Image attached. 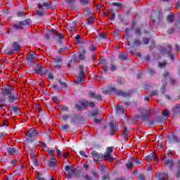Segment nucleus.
Wrapping results in <instances>:
<instances>
[{
    "label": "nucleus",
    "mask_w": 180,
    "mask_h": 180,
    "mask_svg": "<svg viewBox=\"0 0 180 180\" xmlns=\"http://www.w3.org/2000/svg\"><path fill=\"white\" fill-rule=\"evenodd\" d=\"M117 82L120 85H123L124 84V80L122 77H118L117 79Z\"/></svg>",
    "instance_id": "nucleus-49"
},
{
    "label": "nucleus",
    "mask_w": 180,
    "mask_h": 180,
    "mask_svg": "<svg viewBox=\"0 0 180 180\" xmlns=\"http://www.w3.org/2000/svg\"><path fill=\"white\" fill-rule=\"evenodd\" d=\"M132 94L133 91H124L123 90H119L118 91V96H122L123 98H130Z\"/></svg>",
    "instance_id": "nucleus-12"
},
{
    "label": "nucleus",
    "mask_w": 180,
    "mask_h": 180,
    "mask_svg": "<svg viewBox=\"0 0 180 180\" xmlns=\"http://www.w3.org/2000/svg\"><path fill=\"white\" fill-rule=\"evenodd\" d=\"M135 34L136 36H141V30L139 27L135 28Z\"/></svg>",
    "instance_id": "nucleus-48"
},
{
    "label": "nucleus",
    "mask_w": 180,
    "mask_h": 180,
    "mask_svg": "<svg viewBox=\"0 0 180 180\" xmlns=\"http://www.w3.org/2000/svg\"><path fill=\"white\" fill-rule=\"evenodd\" d=\"M43 70H44L43 66H41V65H38L35 68V72L36 74H43Z\"/></svg>",
    "instance_id": "nucleus-25"
},
{
    "label": "nucleus",
    "mask_w": 180,
    "mask_h": 180,
    "mask_svg": "<svg viewBox=\"0 0 180 180\" xmlns=\"http://www.w3.org/2000/svg\"><path fill=\"white\" fill-rule=\"evenodd\" d=\"M77 0H68V9H75V2Z\"/></svg>",
    "instance_id": "nucleus-21"
},
{
    "label": "nucleus",
    "mask_w": 180,
    "mask_h": 180,
    "mask_svg": "<svg viewBox=\"0 0 180 180\" xmlns=\"http://www.w3.org/2000/svg\"><path fill=\"white\" fill-rule=\"evenodd\" d=\"M119 60H125L127 59V54L126 53L123 52L121 53L118 57Z\"/></svg>",
    "instance_id": "nucleus-28"
},
{
    "label": "nucleus",
    "mask_w": 180,
    "mask_h": 180,
    "mask_svg": "<svg viewBox=\"0 0 180 180\" xmlns=\"http://www.w3.org/2000/svg\"><path fill=\"white\" fill-rule=\"evenodd\" d=\"M130 134V131L127 129V127H124V140L127 139V136Z\"/></svg>",
    "instance_id": "nucleus-33"
},
{
    "label": "nucleus",
    "mask_w": 180,
    "mask_h": 180,
    "mask_svg": "<svg viewBox=\"0 0 180 180\" xmlns=\"http://www.w3.org/2000/svg\"><path fill=\"white\" fill-rule=\"evenodd\" d=\"M172 51V46L171 45H169L167 49L163 48L162 49V53H166L169 57H170L171 60L174 61V54L171 53Z\"/></svg>",
    "instance_id": "nucleus-9"
},
{
    "label": "nucleus",
    "mask_w": 180,
    "mask_h": 180,
    "mask_svg": "<svg viewBox=\"0 0 180 180\" xmlns=\"http://www.w3.org/2000/svg\"><path fill=\"white\" fill-rule=\"evenodd\" d=\"M142 43L143 44H145L146 46H147L148 43H150V39L143 37L142 39Z\"/></svg>",
    "instance_id": "nucleus-44"
},
{
    "label": "nucleus",
    "mask_w": 180,
    "mask_h": 180,
    "mask_svg": "<svg viewBox=\"0 0 180 180\" xmlns=\"http://www.w3.org/2000/svg\"><path fill=\"white\" fill-rule=\"evenodd\" d=\"M152 156V158L154 159L155 164L158 162V156L157 155V153H153L150 154Z\"/></svg>",
    "instance_id": "nucleus-38"
},
{
    "label": "nucleus",
    "mask_w": 180,
    "mask_h": 180,
    "mask_svg": "<svg viewBox=\"0 0 180 180\" xmlns=\"http://www.w3.org/2000/svg\"><path fill=\"white\" fill-rule=\"evenodd\" d=\"M162 115L163 117H169V111L168 110H164Z\"/></svg>",
    "instance_id": "nucleus-39"
},
{
    "label": "nucleus",
    "mask_w": 180,
    "mask_h": 180,
    "mask_svg": "<svg viewBox=\"0 0 180 180\" xmlns=\"http://www.w3.org/2000/svg\"><path fill=\"white\" fill-rule=\"evenodd\" d=\"M117 110H118V112H121V113H126V110H124L123 106L122 105L117 106Z\"/></svg>",
    "instance_id": "nucleus-47"
},
{
    "label": "nucleus",
    "mask_w": 180,
    "mask_h": 180,
    "mask_svg": "<svg viewBox=\"0 0 180 180\" xmlns=\"http://www.w3.org/2000/svg\"><path fill=\"white\" fill-rule=\"evenodd\" d=\"M8 154L13 155V154H16V150L14 148H8Z\"/></svg>",
    "instance_id": "nucleus-34"
},
{
    "label": "nucleus",
    "mask_w": 180,
    "mask_h": 180,
    "mask_svg": "<svg viewBox=\"0 0 180 180\" xmlns=\"http://www.w3.org/2000/svg\"><path fill=\"white\" fill-rule=\"evenodd\" d=\"M60 129L63 131H68V125L63 122V126L60 127Z\"/></svg>",
    "instance_id": "nucleus-42"
},
{
    "label": "nucleus",
    "mask_w": 180,
    "mask_h": 180,
    "mask_svg": "<svg viewBox=\"0 0 180 180\" xmlns=\"http://www.w3.org/2000/svg\"><path fill=\"white\" fill-rule=\"evenodd\" d=\"M110 70L111 71H116V65L113 63H111L110 65Z\"/></svg>",
    "instance_id": "nucleus-61"
},
{
    "label": "nucleus",
    "mask_w": 180,
    "mask_h": 180,
    "mask_svg": "<svg viewBox=\"0 0 180 180\" xmlns=\"http://www.w3.org/2000/svg\"><path fill=\"white\" fill-rule=\"evenodd\" d=\"M112 153H113V148L108 147L107 152L103 155V158L105 160H108V161H111V162H113L115 161V158H113V156H112V155H111Z\"/></svg>",
    "instance_id": "nucleus-4"
},
{
    "label": "nucleus",
    "mask_w": 180,
    "mask_h": 180,
    "mask_svg": "<svg viewBox=\"0 0 180 180\" xmlns=\"http://www.w3.org/2000/svg\"><path fill=\"white\" fill-rule=\"evenodd\" d=\"M92 174H93V176H94V178L99 179V174L96 172H92Z\"/></svg>",
    "instance_id": "nucleus-62"
},
{
    "label": "nucleus",
    "mask_w": 180,
    "mask_h": 180,
    "mask_svg": "<svg viewBox=\"0 0 180 180\" xmlns=\"http://www.w3.org/2000/svg\"><path fill=\"white\" fill-rule=\"evenodd\" d=\"M99 115H101L99 110H94L90 112L89 117H95V116H99Z\"/></svg>",
    "instance_id": "nucleus-20"
},
{
    "label": "nucleus",
    "mask_w": 180,
    "mask_h": 180,
    "mask_svg": "<svg viewBox=\"0 0 180 180\" xmlns=\"http://www.w3.org/2000/svg\"><path fill=\"white\" fill-rule=\"evenodd\" d=\"M60 109L62 112H67L68 110V106L67 105H60Z\"/></svg>",
    "instance_id": "nucleus-50"
},
{
    "label": "nucleus",
    "mask_w": 180,
    "mask_h": 180,
    "mask_svg": "<svg viewBox=\"0 0 180 180\" xmlns=\"http://www.w3.org/2000/svg\"><path fill=\"white\" fill-rule=\"evenodd\" d=\"M179 175H180V162H178V170L176 173V178H179Z\"/></svg>",
    "instance_id": "nucleus-53"
},
{
    "label": "nucleus",
    "mask_w": 180,
    "mask_h": 180,
    "mask_svg": "<svg viewBox=\"0 0 180 180\" xmlns=\"http://www.w3.org/2000/svg\"><path fill=\"white\" fill-rule=\"evenodd\" d=\"M66 50H68V48H67V46L64 47V48H60L58 50V53H63L64 51H66Z\"/></svg>",
    "instance_id": "nucleus-57"
},
{
    "label": "nucleus",
    "mask_w": 180,
    "mask_h": 180,
    "mask_svg": "<svg viewBox=\"0 0 180 180\" xmlns=\"http://www.w3.org/2000/svg\"><path fill=\"white\" fill-rule=\"evenodd\" d=\"M138 119H141L142 122H148L150 125L154 124V120L150 119V116L148 114H143L137 117Z\"/></svg>",
    "instance_id": "nucleus-8"
},
{
    "label": "nucleus",
    "mask_w": 180,
    "mask_h": 180,
    "mask_svg": "<svg viewBox=\"0 0 180 180\" xmlns=\"http://www.w3.org/2000/svg\"><path fill=\"white\" fill-rule=\"evenodd\" d=\"M166 87H167V83L165 82V83H163L161 90H160V92L162 94V95H164V94H165V88Z\"/></svg>",
    "instance_id": "nucleus-45"
},
{
    "label": "nucleus",
    "mask_w": 180,
    "mask_h": 180,
    "mask_svg": "<svg viewBox=\"0 0 180 180\" xmlns=\"http://www.w3.org/2000/svg\"><path fill=\"white\" fill-rule=\"evenodd\" d=\"M84 179H86V180H92V178L91 177V176H89L88 174H86L84 176Z\"/></svg>",
    "instance_id": "nucleus-64"
},
{
    "label": "nucleus",
    "mask_w": 180,
    "mask_h": 180,
    "mask_svg": "<svg viewBox=\"0 0 180 180\" xmlns=\"http://www.w3.org/2000/svg\"><path fill=\"white\" fill-rule=\"evenodd\" d=\"M35 13L37 16H39L40 18L43 17V16H46L47 15V13H46V11H43V10H38L35 11Z\"/></svg>",
    "instance_id": "nucleus-24"
},
{
    "label": "nucleus",
    "mask_w": 180,
    "mask_h": 180,
    "mask_svg": "<svg viewBox=\"0 0 180 180\" xmlns=\"http://www.w3.org/2000/svg\"><path fill=\"white\" fill-rule=\"evenodd\" d=\"M112 6H116L117 8H122V4L119 3H112Z\"/></svg>",
    "instance_id": "nucleus-58"
},
{
    "label": "nucleus",
    "mask_w": 180,
    "mask_h": 180,
    "mask_svg": "<svg viewBox=\"0 0 180 180\" xmlns=\"http://www.w3.org/2000/svg\"><path fill=\"white\" fill-rule=\"evenodd\" d=\"M102 180H110V176L109 172H106L105 175L101 177Z\"/></svg>",
    "instance_id": "nucleus-29"
},
{
    "label": "nucleus",
    "mask_w": 180,
    "mask_h": 180,
    "mask_svg": "<svg viewBox=\"0 0 180 180\" xmlns=\"http://www.w3.org/2000/svg\"><path fill=\"white\" fill-rule=\"evenodd\" d=\"M89 96L90 98H95L96 99H97V101H102V96L100 94L96 95L95 93L92 91H89Z\"/></svg>",
    "instance_id": "nucleus-15"
},
{
    "label": "nucleus",
    "mask_w": 180,
    "mask_h": 180,
    "mask_svg": "<svg viewBox=\"0 0 180 180\" xmlns=\"http://www.w3.org/2000/svg\"><path fill=\"white\" fill-rule=\"evenodd\" d=\"M49 167H56L57 165V159L55 158H51L49 161Z\"/></svg>",
    "instance_id": "nucleus-19"
},
{
    "label": "nucleus",
    "mask_w": 180,
    "mask_h": 180,
    "mask_svg": "<svg viewBox=\"0 0 180 180\" xmlns=\"http://www.w3.org/2000/svg\"><path fill=\"white\" fill-rule=\"evenodd\" d=\"M79 60H85V51L79 54Z\"/></svg>",
    "instance_id": "nucleus-46"
},
{
    "label": "nucleus",
    "mask_w": 180,
    "mask_h": 180,
    "mask_svg": "<svg viewBox=\"0 0 180 180\" xmlns=\"http://www.w3.org/2000/svg\"><path fill=\"white\" fill-rule=\"evenodd\" d=\"M13 92H15V89L12 86H6L1 89V95L6 98L8 102L10 103H13L18 99Z\"/></svg>",
    "instance_id": "nucleus-1"
},
{
    "label": "nucleus",
    "mask_w": 180,
    "mask_h": 180,
    "mask_svg": "<svg viewBox=\"0 0 180 180\" xmlns=\"http://www.w3.org/2000/svg\"><path fill=\"white\" fill-rule=\"evenodd\" d=\"M94 16H90L89 19H87V25H92L94 23Z\"/></svg>",
    "instance_id": "nucleus-52"
},
{
    "label": "nucleus",
    "mask_w": 180,
    "mask_h": 180,
    "mask_svg": "<svg viewBox=\"0 0 180 180\" xmlns=\"http://www.w3.org/2000/svg\"><path fill=\"white\" fill-rule=\"evenodd\" d=\"M32 23V20L30 18H27L24 21H20L18 24H13V27L15 29V30H23V26H29Z\"/></svg>",
    "instance_id": "nucleus-2"
},
{
    "label": "nucleus",
    "mask_w": 180,
    "mask_h": 180,
    "mask_svg": "<svg viewBox=\"0 0 180 180\" xmlns=\"http://www.w3.org/2000/svg\"><path fill=\"white\" fill-rule=\"evenodd\" d=\"M133 44L134 46H136L137 47L141 46V41H140L139 39H135L133 41Z\"/></svg>",
    "instance_id": "nucleus-40"
},
{
    "label": "nucleus",
    "mask_w": 180,
    "mask_h": 180,
    "mask_svg": "<svg viewBox=\"0 0 180 180\" xmlns=\"http://www.w3.org/2000/svg\"><path fill=\"white\" fill-rule=\"evenodd\" d=\"M110 131L111 134H115V131H116V124L115 122H110Z\"/></svg>",
    "instance_id": "nucleus-23"
},
{
    "label": "nucleus",
    "mask_w": 180,
    "mask_h": 180,
    "mask_svg": "<svg viewBox=\"0 0 180 180\" xmlns=\"http://www.w3.org/2000/svg\"><path fill=\"white\" fill-rule=\"evenodd\" d=\"M98 36L101 37V39H103L104 40H106L107 39L106 34L104 32H101Z\"/></svg>",
    "instance_id": "nucleus-54"
},
{
    "label": "nucleus",
    "mask_w": 180,
    "mask_h": 180,
    "mask_svg": "<svg viewBox=\"0 0 180 180\" xmlns=\"http://www.w3.org/2000/svg\"><path fill=\"white\" fill-rule=\"evenodd\" d=\"M111 95H119V90L116 87L111 86L109 87Z\"/></svg>",
    "instance_id": "nucleus-18"
},
{
    "label": "nucleus",
    "mask_w": 180,
    "mask_h": 180,
    "mask_svg": "<svg viewBox=\"0 0 180 180\" xmlns=\"http://www.w3.org/2000/svg\"><path fill=\"white\" fill-rule=\"evenodd\" d=\"M155 122H162L164 123L165 122H166V120L164 118V117H157L155 120Z\"/></svg>",
    "instance_id": "nucleus-36"
},
{
    "label": "nucleus",
    "mask_w": 180,
    "mask_h": 180,
    "mask_svg": "<svg viewBox=\"0 0 180 180\" xmlns=\"http://www.w3.org/2000/svg\"><path fill=\"white\" fill-rule=\"evenodd\" d=\"M39 134V131L36 130V128H31L30 132H28L26 135V139L28 143H32L34 141V137Z\"/></svg>",
    "instance_id": "nucleus-3"
},
{
    "label": "nucleus",
    "mask_w": 180,
    "mask_h": 180,
    "mask_svg": "<svg viewBox=\"0 0 180 180\" xmlns=\"http://www.w3.org/2000/svg\"><path fill=\"white\" fill-rule=\"evenodd\" d=\"M6 97H0V103H5L6 102Z\"/></svg>",
    "instance_id": "nucleus-60"
},
{
    "label": "nucleus",
    "mask_w": 180,
    "mask_h": 180,
    "mask_svg": "<svg viewBox=\"0 0 180 180\" xmlns=\"http://www.w3.org/2000/svg\"><path fill=\"white\" fill-rule=\"evenodd\" d=\"M166 139L169 143H179L180 139L177 138L176 135L172 133H169L166 135Z\"/></svg>",
    "instance_id": "nucleus-5"
},
{
    "label": "nucleus",
    "mask_w": 180,
    "mask_h": 180,
    "mask_svg": "<svg viewBox=\"0 0 180 180\" xmlns=\"http://www.w3.org/2000/svg\"><path fill=\"white\" fill-rule=\"evenodd\" d=\"M139 180H146V176H144V174H141L139 176Z\"/></svg>",
    "instance_id": "nucleus-63"
},
{
    "label": "nucleus",
    "mask_w": 180,
    "mask_h": 180,
    "mask_svg": "<svg viewBox=\"0 0 180 180\" xmlns=\"http://www.w3.org/2000/svg\"><path fill=\"white\" fill-rule=\"evenodd\" d=\"M172 112H174V113H179L180 112V105L178 104L176 105L174 108H172Z\"/></svg>",
    "instance_id": "nucleus-31"
},
{
    "label": "nucleus",
    "mask_w": 180,
    "mask_h": 180,
    "mask_svg": "<svg viewBox=\"0 0 180 180\" xmlns=\"http://www.w3.org/2000/svg\"><path fill=\"white\" fill-rule=\"evenodd\" d=\"M85 81V72L82 71L79 74V77H77V79L75 80V82L76 84H82V82H84Z\"/></svg>",
    "instance_id": "nucleus-11"
},
{
    "label": "nucleus",
    "mask_w": 180,
    "mask_h": 180,
    "mask_svg": "<svg viewBox=\"0 0 180 180\" xmlns=\"http://www.w3.org/2000/svg\"><path fill=\"white\" fill-rule=\"evenodd\" d=\"M76 40L80 44H84V39H82V37H81V35H77Z\"/></svg>",
    "instance_id": "nucleus-35"
},
{
    "label": "nucleus",
    "mask_w": 180,
    "mask_h": 180,
    "mask_svg": "<svg viewBox=\"0 0 180 180\" xmlns=\"http://www.w3.org/2000/svg\"><path fill=\"white\" fill-rule=\"evenodd\" d=\"M11 110L14 112V113H19V107L18 106H13L11 107Z\"/></svg>",
    "instance_id": "nucleus-41"
},
{
    "label": "nucleus",
    "mask_w": 180,
    "mask_h": 180,
    "mask_svg": "<svg viewBox=\"0 0 180 180\" xmlns=\"http://www.w3.org/2000/svg\"><path fill=\"white\" fill-rule=\"evenodd\" d=\"M167 19V22H168L169 23H172V22H174V13H170L169 15H168L166 17Z\"/></svg>",
    "instance_id": "nucleus-26"
},
{
    "label": "nucleus",
    "mask_w": 180,
    "mask_h": 180,
    "mask_svg": "<svg viewBox=\"0 0 180 180\" xmlns=\"http://www.w3.org/2000/svg\"><path fill=\"white\" fill-rule=\"evenodd\" d=\"M54 151H56V149L54 148H48V152L51 154V157H54Z\"/></svg>",
    "instance_id": "nucleus-51"
},
{
    "label": "nucleus",
    "mask_w": 180,
    "mask_h": 180,
    "mask_svg": "<svg viewBox=\"0 0 180 180\" xmlns=\"http://www.w3.org/2000/svg\"><path fill=\"white\" fill-rule=\"evenodd\" d=\"M49 33L52 37H55V39H58V43H61V40H63V34H58L55 29L49 30Z\"/></svg>",
    "instance_id": "nucleus-6"
},
{
    "label": "nucleus",
    "mask_w": 180,
    "mask_h": 180,
    "mask_svg": "<svg viewBox=\"0 0 180 180\" xmlns=\"http://www.w3.org/2000/svg\"><path fill=\"white\" fill-rule=\"evenodd\" d=\"M58 82L60 84V85L61 86V88H63V89H64V88H67V83L65 82H63L61 80H58Z\"/></svg>",
    "instance_id": "nucleus-43"
},
{
    "label": "nucleus",
    "mask_w": 180,
    "mask_h": 180,
    "mask_svg": "<svg viewBox=\"0 0 180 180\" xmlns=\"http://www.w3.org/2000/svg\"><path fill=\"white\" fill-rule=\"evenodd\" d=\"M63 65V59L59 57H56L53 59V66L56 70H60Z\"/></svg>",
    "instance_id": "nucleus-10"
},
{
    "label": "nucleus",
    "mask_w": 180,
    "mask_h": 180,
    "mask_svg": "<svg viewBox=\"0 0 180 180\" xmlns=\"http://www.w3.org/2000/svg\"><path fill=\"white\" fill-rule=\"evenodd\" d=\"M42 5H43V8H46V9H49L51 6L52 3L51 1H47V2L43 3Z\"/></svg>",
    "instance_id": "nucleus-32"
},
{
    "label": "nucleus",
    "mask_w": 180,
    "mask_h": 180,
    "mask_svg": "<svg viewBox=\"0 0 180 180\" xmlns=\"http://www.w3.org/2000/svg\"><path fill=\"white\" fill-rule=\"evenodd\" d=\"M34 148H36V146L32 145V147H30L29 152L32 158H36V154H34Z\"/></svg>",
    "instance_id": "nucleus-22"
},
{
    "label": "nucleus",
    "mask_w": 180,
    "mask_h": 180,
    "mask_svg": "<svg viewBox=\"0 0 180 180\" xmlns=\"http://www.w3.org/2000/svg\"><path fill=\"white\" fill-rule=\"evenodd\" d=\"M68 170L70 171V172H69L68 177L72 178V176L75 175V169L72 168V165L70 162H69Z\"/></svg>",
    "instance_id": "nucleus-14"
},
{
    "label": "nucleus",
    "mask_w": 180,
    "mask_h": 180,
    "mask_svg": "<svg viewBox=\"0 0 180 180\" xmlns=\"http://www.w3.org/2000/svg\"><path fill=\"white\" fill-rule=\"evenodd\" d=\"M79 154H80V155H82V157H84L85 158H88V156L86 155V154H85V151L80 150Z\"/></svg>",
    "instance_id": "nucleus-59"
},
{
    "label": "nucleus",
    "mask_w": 180,
    "mask_h": 180,
    "mask_svg": "<svg viewBox=\"0 0 180 180\" xmlns=\"http://www.w3.org/2000/svg\"><path fill=\"white\" fill-rule=\"evenodd\" d=\"M80 105L84 108V109H86V108L89 106V101H79Z\"/></svg>",
    "instance_id": "nucleus-30"
},
{
    "label": "nucleus",
    "mask_w": 180,
    "mask_h": 180,
    "mask_svg": "<svg viewBox=\"0 0 180 180\" xmlns=\"http://www.w3.org/2000/svg\"><path fill=\"white\" fill-rule=\"evenodd\" d=\"M75 26H77V22H72V24L70 23V30L72 32H75Z\"/></svg>",
    "instance_id": "nucleus-37"
},
{
    "label": "nucleus",
    "mask_w": 180,
    "mask_h": 180,
    "mask_svg": "<svg viewBox=\"0 0 180 180\" xmlns=\"http://www.w3.org/2000/svg\"><path fill=\"white\" fill-rule=\"evenodd\" d=\"M85 119L83 117H81L79 115H77L75 117V123H82Z\"/></svg>",
    "instance_id": "nucleus-27"
},
{
    "label": "nucleus",
    "mask_w": 180,
    "mask_h": 180,
    "mask_svg": "<svg viewBox=\"0 0 180 180\" xmlns=\"http://www.w3.org/2000/svg\"><path fill=\"white\" fill-rule=\"evenodd\" d=\"M82 5H88L89 4V0H79Z\"/></svg>",
    "instance_id": "nucleus-56"
},
{
    "label": "nucleus",
    "mask_w": 180,
    "mask_h": 180,
    "mask_svg": "<svg viewBox=\"0 0 180 180\" xmlns=\"http://www.w3.org/2000/svg\"><path fill=\"white\" fill-rule=\"evenodd\" d=\"M155 95H158V91L153 90V91H150V94H149V96H154Z\"/></svg>",
    "instance_id": "nucleus-55"
},
{
    "label": "nucleus",
    "mask_w": 180,
    "mask_h": 180,
    "mask_svg": "<svg viewBox=\"0 0 180 180\" xmlns=\"http://www.w3.org/2000/svg\"><path fill=\"white\" fill-rule=\"evenodd\" d=\"M11 49L10 51L8 52V56H12L15 54V51H20L22 50V47L17 42H13L11 45Z\"/></svg>",
    "instance_id": "nucleus-7"
},
{
    "label": "nucleus",
    "mask_w": 180,
    "mask_h": 180,
    "mask_svg": "<svg viewBox=\"0 0 180 180\" xmlns=\"http://www.w3.org/2000/svg\"><path fill=\"white\" fill-rule=\"evenodd\" d=\"M91 155L93 157H94L95 162H98V160H99V158H102V157L104 156L103 154L97 153L96 150L92 151Z\"/></svg>",
    "instance_id": "nucleus-13"
},
{
    "label": "nucleus",
    "mask_w": 180,
    "mask_h": 180,
    "mask_svg": "<svg viewBox=\"0 0 180 180\" xmlns=\"http://www.w3.org/2000/svg\"><path fill=\"white\" fill-rule=\"evenodd\" d=\"M133 162H136V159H134V158H131L130 160H129L127 162L126 167L127 169H130V168H132V167H134V165L133 164Z\"/></svg>",
    "instance_id": "nucleus-16"
},
{
    "label": "nucleus",
    "mask_w": 180,
    "mask_h": 180,
    "mask_svg": "<svg viewBox=\"0 0 180 180\" xmlns=\"http://www.w3.org/2000/svg\"><path fill=\"white\" fill-rule=\"evenodd\" d=\"M37 56V55L35 53V52H30L27 58L28 61L30 63H32L33 61H34V59L36 58Z\"/></svg>",
    "instance_id": "nucleus-17"
}]
</instances>
